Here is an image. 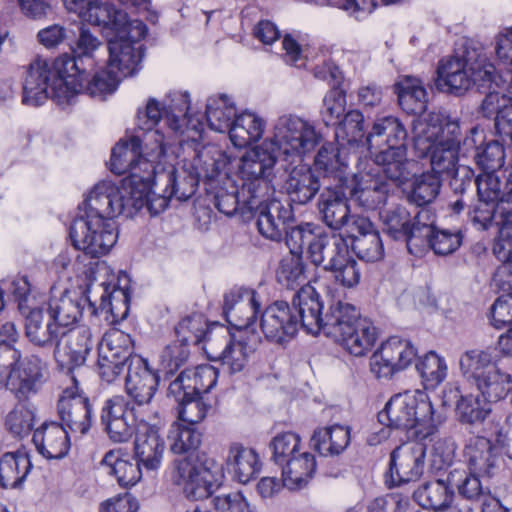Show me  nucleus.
Here are the masks:
<instances>
[{
    "mask_svg": "<svg viewBox=\"0 0 512 512\" xmlns=\"http://www.w3.org/2000/svg\"><path fill=\"white\" fill-rule=\"evenodd\" d=\"M322 135L309 120L294 114L280 116L273 135L246 152L238 168L245 198L265 197L269 193L267 177L280 162L284 169L302 162L320 144Z\"/></svg>",
    "mask_w": 512,
    "mask_h": 512,
    "instance_id": "1",
    "label": "nucleus"
},
{
    "mask_svg": "<svg viewBox=\"0 0 512 512\" xmlns=\"http://www.w3.org/2000/svg\"><path fill=\"white\" fill-rule=\"evenodd\" d=\"M143 165V175L135 171L123 178L119 185L108 180L95 184L85 199L84 217L112 221L121 215L132 217L144 206L151 214L157 215L168 207L171 198L182 201L194 194L193 185L181 191L172 174L163 176L170 188L152 191L153 167L145 161Z\"/></svg>",
    "mask_w": 512,
    "mask_h": 512,
    "instance_id": "2",
    "label": "nucleus"
},
{
    "mask_svg": "<svg viewBox=\"0 0 512 512\" xmlns=\"http://www.w3.org/2000/svg\"><path fill=\"white\" fill-rule=\"evenodd\" d=\"M462 135L457 121L440 113H429L413 121V144L419 158L430 156L431 172L446 175L457 194H463L472 186L473 171L458 165Z\"/></svg>",
    "mask_w": 512,
    "mask_h": 512,
    "instance_id": "3",
    "label": "nucleus"
},
{
    "mask_svg": "<svg viewBox=\"0 0 512 512\" xmlns=\"http://www.w3.org/2000/svg\"><path fill=\"white\" fill-rule=\"evenodd\" d=\"M459 366L466 382L474 386L480 395L461 396L456 405V416L462 424H480L491 412L490 402H497L508 394L511 375L501 371L492 354L486 350L464 352Z\"/></svg>",
    "mask_w": 512,
    "mask_h": 512,
    "instance_id": "4",
    "label": "nucleus"
},
{
    "mask_svg": "<svg viewBox=\"0 0 512 512\" xmlns=\"http://www.w3.org/2000/svg\"><path fill=\"white\" fill-rule=\"evenodd\" d=\"M377 417L382 425L406 431L419 441L433 436L444 421L436 414L427 394L420 390L393 395Z\"/></svg>",
    "mask_w": 512,
    "mask_h": 512,
    "instance_id": "5",
    "label": "nucleus"
},
{
    "mask_svg": "<svg viewBox=\"0 0 512 512\" xmlns=\"http://www.w3.org/2000/svg\"><path fill=\"white\" fill-rule=\"evenodd\" d=\"M46 363L37 355L23 356L11 344H0V388H8L18 398L38 393L45 382Z\"/></svg>",
    "mask_w": 512,
    "mask_h": 512,
    "instance_id": "6",
    "label": "nucleus"
},
{
    "mask_svg": "<svg viewBox=\"0 0 512 512\" xmlns=\"http://www.w3.org/2000/svg\"><path fill=\"white\" fill-rule=\"evenodd\" d=\"M189 109L190 98L186 92L168 94L163 104L155 98H150L145 108L137 113V126L140 130L147 132L146 141L153 140V145L156 146L157 136L153 134L156 130L153 129L161 119L177 135L184 134L187 129L199 130L201 122L189 115ZM157 132L161 134L158 130Z\"/></svg>",
    "mask_w": 512,
    "mask_h": 512,
    "instance_id": "7",
    "label": "nucleus"
},
{
    "mask_svg": "<svg viewBox=\"0 0 512 512\" xmlns=\"http://www.w3.org/2000/svg\"><path fill=\"white\" fill-rule=\"evenodd\" d=\"M258 344L259 338L254 333L232 335L227 327L217 325L207 333L203 350L208 359L220 362L226 372L235 374L245 370Z\"/></svg>",
    "mask_w": 512,
    "mask_h": 512,
    "instance_id": "8",
    "label": "nucleus"
},
{
    "mask_svg": "<svg viewBox=\"0 0 512 512\" xmlns=\"http://www.w3.org/2000/svg\"><path fill=\"white\" fill-rule=\"evenodd\" d=\"M222 477V465L206 453L198 454L195 460L174 461L173 480L183 486V493L190 500L199 501L211 496L220 486Z\"/></svg>",
    "mask_w": 512,
    "mask_h": 512,
    "instance_id": "9",
    "label": "nucleus"
},
{
    "mask_svg": "<svg viewBox=\"0 0 512 512\" xmlns=\"http://www.w3.org/2000/svg\"><path fill=\"white\" fill-rule=\"evenodd\" d=\"M156 137V146L152 145L148 148V144L146 143V149L149 150L145 153V157L143 156L142 150V140L139 136H132L127 140H121L113 149L110 158V170L115 174H123L129 171V175L133 172H137L140 175H143V162H149L153 167V177H152V191H156L158 189V182L162 181L165 184V188H170L171 185L166 182V179L162 176L167 175V173L161 174L157 179H155V167L154 162L159 161L162 156L166 153V142L165 136L163 134H159L157 131L153 133ZM168 174H172L173 172H168Z\"/></svg>",
    "mask_w": 512,
    "mask_h": 512,
    "instance_id": "10",
    "label": "nucleus"
},
{
    "mask_svg": "<svg viewBox=\"0 0 512 512\" xmlns=\"http://www.w3.org/2000/svg\"><path fill=\"white\" fill-rule=\"evenodd\" d=\"M147 26L141 20L129 22L123 33L115 34V39L107 45L108 68H112L121 77L133 76L142 67L145 48L142 40L147 34Z\"/></svg>",
    "mask_w": 512,
    "mask_h": 512,
    "instance_id": "11",
    "label": "nucleus"
},
{
    "mask_svg": "<svg viewBox=\"0 0 512 512\" xmlns=\"http://www.w3.org/2000/svg\"><path fill=\"white\" fill-rule=\"evenodd\" d=\"M382 229L385 234L396 241H403L410 254L418 256L423 247V237L428 235L429 228L424 224L430 220V212L419 211L412 216L402 205H394L379 213Z\"/></svg>",
    "mask_w": 512,
    "mask_h": 512,
    "instance_id": "12",
    "label": "nucleus"
},
{
    "mask_svg": "<svg viewBox=\"0 0 512 512\" xmlns=\"http://www.w3.org/2000/svg\"><path fill=\"white\" fill-rule=\"evenodd\" d=\"M69 234L73 246L85 254L87 260L94 261L108 254L118 238L117 228L112 221L86 217L76 218Z\"/></svg>",
    "mask_w": 512,
    "mask_h": 512,
    "instance_id": "13",
    "label": "nucleus"
},
{
    "mask_svg": "<svg viewBox=\"0 0 512 512\" xmlns=\"http://www.w3.org/2000/svg\"><path fill=\"white\" fill-rule=\"evenodd\" d=\"M89 71H83V73L79 71L77 74L70 73L58 77L53 87V95L60 102H67V104H70L78 93H86L92 97H103L106 94L113 93L123 78L107 66L96 71L91 78Z\"/></svg>",
    "mask_w": 512,
    "mask_h": 512,
    "instance_id": "14",
    "label": "nucleus"
},
{
    "mask_svg": "<svg viewBox=\"0 0 512 512\" xmlns=\"http://www.w3.org/2000/svg\"><path fill=\"white\" fill-rule=\"evenodd\" d=\"M100 422L110 440L127 442L138 427L134 407L123 395L107 398L101 407Z\"/></svg>",
    "mask_w": 512,
    "mask_h": 512,
    "instance_id": "15",
    "label": "nucleus"
},
{
    "mask_svg": "<svg viewBox=\"0 0 512 512\" xmlns=\"http://www.w3.org/2000/svg\"><path fill=\"white\" fill-rule=\"evenodd\" d=\"M416 356L417 350L409 340L393 336L370 358L371 371L377 378H390L407 368Z\"/></svg>",
    "mask_w": 512,
    "mask_h": 512,
    "instance_id": "16",
    "label": "nucleus"
},
{
    "mask_svg": "<svg viewBox=\"0 0 512 512\" xmlns=\"http://www.w3.org/2000/svg\"><path fill=\"white\" fill-rule=\"evenodd\" d=\"M58 77L60 76L55 68V61L50 63L48 59L37 56L28 66L23 83V103L38 106L50 97L59 105L67 104L53 95V87Z\"/></svg>",
    "mask_w": 512,
    "mask_h": 512,
    "instance_id": "17",
    "label": "nucleus"
},
{
    "mask_svg": "<svg viewBox=\"0 0 512 512\" xmlns=\"http://www.w3.org/2000/svg\"><path fill=\"white\" fill-rule=\"evenodd\" d=\"M72 385L66 387L57 403V412L62 421L72 432L85 434L92 425V406L89 398L79 389L74 376Z\"/></svg>",
    "mask_w": 512,
    "mask_h": 512,
    "instance_id": "18",
    "label": "nucleus"
},
{
    "mask_svg": "<svg viewBox=\"0 0 512 512\" xmlns=\"http://www.w3.org/2000/svg\"><path fill=\"white\" fill-rule=\"evenodd\" d=\"M247 208L257 216L259 233L271 241H281L286 233V221L291 211L276 199L265 197L245 198Z\"/></svg>",
    "mask_w": 512,
    "mask_h": 512,
    "instance_id": "19",
    "label": "nucleus"
},
{
    "mask_svg": "<svg viewBox=\"0 0 512 512\" xmlns=\"http://www.w3.org/2000/svg\"><path fill=\"white\" fill-rule=\"evenodd\" d=\"M104 43L88 28L81 27L77 40L72 47L73 55L64 54L55 60L59 76L93 70L97 64V55L104 50Z\"/></svg>",
    "mask_w": 512,
    "mask_h": 512,
    "instance_id": "20",
    "label": "nucleus"
},
{
    "mask_svg": "<svg viewBox=\"0 0 512 512\" xmlns=\"http://www.w3.org/2000/svg\"><path fill=\"white\" fill-rule=\"evenodd\" d=\"M98 275L94 281L86 284V300L93 314H110L114 319H123L129 310V295L123 288H118Z\"/></svg>",
    "mask_w": 512,
    "mask_h": 512,
    "instance_id": "21",
    "label": "nucleus"
},
{
    "mask_svg": "<svg viewBox=\"0 0 512 512\" xmlns=\"http://www.w3.org/2000/svg\"><path fill=\"white\" fill-rule=\"evenodd\" d=\"M92 348V333L87 326L62 331L54 345V358L61 369L69 373L84 364Z\"/></svg>",
    "mask_w": 512,
    "mask_h": 512,
    "instance_id": "22",
    "label": "nucleus"
},
{
    "mask_svg": "<svg viewBox=\"0 0 512 512\" xmlns=\"http://www.w3.org/2000/svg\"><path fill=\"white\" fill-rule=\"evenodd\" d=\"M261 309L258 293L250 288L234 287L224 295L223 313L226 320L241 332L255 323Z\"/></svg>",
    "mask_w": 512,
    "mask_h": 512,
    "instance_id": "23",
    "label": "nucleus"
},
{
    "mask_svg": "<svg viewBox=\"0 0 512 512\" xmlns=\"http://www.w3.org/2000/svg\"><path fill=\"white\" fill-rule=\"evenodd\" d=\"M425 445L420 442L405 443L396 447L390 456L391 481L395 485L418 480L425 466Z\"/></svg>",
    "mask_w": 512,
    "mask_h": 512,
    "instance_id": "24",
    "label": "nucleus"
},
{
    "mask_svg": "<svg viewBox=\"0 0 512 512\" xmlns=\"http://www.w3.org/2000/svg\"><path fill=\"white\" fill-rule=\"evenodd\" d=\"M260 328L267 340L284 343L296 335L299 320L287 302L276 301L262 312Z\"/></svg>",
    "mask_w": 512,
    "mask_h": 512,
    "instance_id": "25",
    "label": "nucleus"
},
{
    "mask_svg": "<svg viewBox=\"0 0 512 512\" xmlns=\"http://www.w3.org/2000/svg\"><path fill=\"white\" fill-rule=\"evenodd\" d=\"M394 186L384 180L379 172L359 171L354 175L349 191L352 201L366 210H374L385 204Z\"/></svg>",
    "mask_w": 512,
    "mask_h": 512,
    "instance_id": "26",
    "label": "nucleus"
},
{
    "mask_svg": "<svg viewBox=\"0 0 512 512\" xmlns=\"http://www.w3.org/2000/svg\"><path fill=\"white\" fill-rule=\"evenodd\" d=\"M218 371L215 367L204 364L192 369H185L168 387V395L174 399H183L187 395L208 393L217 383Z\"/></svg>",
    "mask_w": 512,
    "mask_h": 512,
    "instance_id": "27",
    "label": "nucleus"
},
{
    "mask_svg": "<svg viewBox=\"0 0 512 512\" xmlns=\"http://www.w3.org/2000/svg\"><path fill=\"white\" fill-rule=\"evenodd\" d=\"M158 384V375L148 367L146 360L140 356L130 359L125 378V390L137 405L150 403Z\"/></svg>",
    "mask_w": 512,
    "mask_h": 512,
    "instance_id": "28",
    "label": "nucleus"
},
{
    "mask_svg": "<svg viewBox=\"0 0 512 512\" xmlns=\"http://www.w3.org/2000/svg\"><path fill=\"white\" fill-rule=\"evenodd\" d=\"M473 60L474 55L468 49L462 55L443 59L437 69L439 87H446L447 91L455 94L467 91L473 85L469 69Z\"/></svg>",
    "mask_w": 512,
    "mask_h": 512,
    "instance_id": "29",
    "label": "nucleus"
},
{
    "mask_svg": "<svg viewBox=\"0 0 512 512\" xmlns=\"http://www.w3.org/2000/svg\"><path fill=\"white\" fill-rule=\"evenodd\" d=\"M135 432V458L146 470H157L162 463L166 447L158 427L141 421Z\"/></svg>",
    "mask_w": 512,
    "mask_h": 512,
    "instance_id": "30",
    "label": "nucleus"
},
{
    "mask_svg": "<svg viewBox=\"0 0 512 512\" xmlns=\"http://www.w3.org/2000/svg\"><path fill=\"white\" fill-rule=\"evenodd\" d=\"M83 293L84 297L80 293L68 289L62 292H52L46 310L48 316L62 331L72 329V326L82 316L84 302H88L85 291Z\"/></svg>",
    "mask_w": 512,
    "mask_h": 512,
    "instance_id": "31",
    "label": "nucleus"
},
{
    "mask_svg": "<svg viewBox=\"0 0 512 512\" xmlns=\"http://www.w3.org/2000/svg\"><path fill=\"white\" fill-rule=\"evenodd\" d=\"M292 311L298 317L299 327L307 333L317 334L323 325V303L311 284L303 285L292 299Z\"/></svg>",
    "mask_w": 512,
    "mask_h": 512,
    "instance_id": "32",
    "label": "nucleus"
},
{
    "mask_svg": "<svg viewBox=\"0 0 512 512\" xmlns=\"http://www.w3.org/2000/svg\"><path fill=\"white\" fill-rule=\"evenodd\" d=\"M347 235L352 239V249L360 259L376 262L383 258L380 234L368 218H356L349 224Z\"/></svg>",
    "mask_w": 512,
    "mask_h": 512,
    "instance_id": "33",
    "label": "nucleus"
},
{
    "mask_svg": "<svg viewBox=\"0 0 512 512\" xmlns=\"http://www.w3.org/2000/svg\"><path fill=\"white\" fill-rule=\"evenodd\" d=\"M498 454L497 446L483 436L470 438L464 448V458L469 471L482 477L494 474Z\"/></svg>",
    "mask_w": 512,
    "mask_h": 512,
    "instance_id": "34",
    "label": "nucleus"
},
{
    "mask_svg": "<svg viewBox=\"0 0 512 512\" xmlns=\"http://www.w3.org/2000/svg\"><path fill=\"white\" fill-rule=\"evenodd\" d=\"M319 212L323 222L334 230L344 229L349 233V224L356 218H364L360 215H351L347 199L335 190H326L320 194Z\"/></svg>",
    "mask_w": 512,
    "mask_h": 512,
    "instance_id": "35",
    "label": "nucleus"
},
{
    "mask_svg": "<svg viewBox=\"0 0 512 512\" xmlns=\"http://www.w3.org/2000/svg\"><path fill=\"white\" fill-rule=\"evenodd\" d=\"M374 163L378 166L376 172L383 174L385 181L390 182L394 187L404 183L410 175L408 170L407 146H391L376 153Z\"/></svg>",
    "mask_w": 512,
    "mask_h": 512,
    "instance_id": "36",
    "label": "nucleus"
},
{
    "mask_svg": "<svg viewBox=\"0 0 512 512\" xmlns=\"http://www.w3.org/2000/svg\"><path fill=\"white\" fill-rule=\"evenodd\" d=\"M33 442L38 452L48 459H60L70 448L68 432L57 422L42 424L35 430Z\"/></svg>",
    "mask_w": 512,
    "mask_h": 512,
    "instance_id": "37",
    "label": "nucleus"
},
{
    "mask_svg": "<svg viewBox=\"0 0 512 512\" xmlns=\"http://www.w3.org/2000/svg\"><path fill=\"white\" fill-rule=\"evenodd\" d=\"M225 463L234 479L242 484L254 479L261 469L257 452L238 442L229 445Z\"/></svg>",
    "mask_w": 512,
    "mask_h": 512,
    "instance_id": "38",
    "label": "nucleus"
},
{
    "mask_svg": "<svg viewBox=\"0 0 512 512\" xmlns=\"http://www.w3.org/2000/svg\"><path fill=\"white\" fill-rule=\"evenodd\" d=\"M362 317L358 309L346 301H333L324 315L321 330L327 337L336 341L342 337Z\"/></svg>",
    "mask_w": 512,
    "mask_h": 512,
    "instance_id": "39",
    "label": "nucleus"
},
{
    "mask_svg": "<svg viewBox=\"0 0 512 512\" xmlns=\"http://www.w3.org/2000/svg\"><path fill=\"white\" fill-rule=\"evenodd\" d=\"M283 486L289 490L305 487L316 471V460L312 453L303 450L281 465Z\"/></svg>",
    "mask_w": 512,
    "mask_h": 512,
    "instance_id": "40",
    "label": "nucleus"
},
{
    "mask_svg": "<svg viewBox=\"0 0 512 512\" xmlns=\"http://www.w3.org/2000/svg\"><path fill=\"white\" fill-rule=\"evenodd\" d=\"M266 129V121L250 111L236 113L229 130V138L237 148H245L258 142Z\"/></svg>",
    "mask_w": 512,
    "mask_h": 512,
    "instance_id": "41",
    "label": "nucleus"
},
{
    "mask_svg": "<svg viewBox=\"0 0 512 512\" xmlns=\"http://www.w3.org/2000/svg\"><path fill=\"white\" fill-rule=\"evenodd\" d=\"M62 330L49 317L44 321L42 308H33L26 312L25 334L28 340L35 346L47 348L55 345Z\"/></svg>",
    "mask_w": 512,
    "mask_h": 512,
    "instance_id": "42",
    "label": "nucleus"
},
{
    "mask_svg": "<svg viewBox=\"0 0 512 512\" xmlns=\"http://www.w3.org/2000/svg\"><path fill=\"white\" fill-rule=\"evenodd\" d=\"M81 19L91 25L110 30L115 34L123 33V30L132 21L128 20L127 13L102 0H94Z\"/></svg>",
    "mask_w": 512,
    "mask_h": 512,
    "instance_id": "43",
    "label": "nucleus"
},
{
    "mask_svg": "<svg viewBox=\"0 0 512 512\" xmlns=\"http://www.w3.org/2000/svg\"><path fill=\"white\" fill-rule=\"evenodd\" d=\"M319 179L305 165L295 166L286 180V190L291 200L298 204H306L314 198L320 189Z\"/></svg>",
    "mask_w": 512,
    "mask_h": 512,
    "instance_id": "44",
    "label": "nucleus"
},
{
    "mask_svg": "<svg viewBox=\"0 0 512 512\" xmlns=\"http://www.w3.org/2000/svg\"><path fill=\"white\" fill-rule=\"evenodd\" d=\"M376 338L375 326L368 319L361 318L335 342L340 344L351 355L359 357L372 349Z\"/></svg>",
    "mask_w": 512,
    "mask_h": 512,
    "instance_id": "45",
    "label": "nucleus"
},
{
    "mask_svg": "<svg viewBox=\"0 0 512 512\" xmlns=\"http://www.w3.org/2000/svg\"><path fill=\"white\" fill-rule=\"evenodd\" d=\"M32 468L29 455L25 451L5 453L0 458V485L3 488H16L21 485Z\"/></svg>",
    "mask_w": 512,
    "mask_h": 512,
    "instance_id": "46",
    "label": "nucleus"
},
{
    "mask_svg": "<svg viewBox=\"0 0 512 512\" xmlns=\"http://www.w3.org/2000/svg\"><path fill=\"white\" fill-rule=\"evenodd\" d=\"M349 244L340 235H329L319 232L318 239L312 244L308 258L316 266L328 270L346 250Z\"/></svg>",
    "mask_w": 512,
    "mask_h": 512,
    "instance_id": "47",
    "label": "nucleus"
},
{
    "mask_svg": "<svg viewBox=\"0 0 512 512\" xmlns=\"http://www.w3.org/2000/svg\"><path fill=\"white\" fill-rule=\"evenodd\" d=\"M383 137L385 138L383 142L387 145V148H391V146L406 145L408 133L404 124L398 118L386 116L377 119L368 133L366 142L369 150L380 146L381 143L376 138Z\"/></svg>",
    "mask_w": 512,
    "mask_h": 512,
    "instance_id": "48",
    "label": "nucleus"
},
{
    "mask_svg": "<svg viewBox=\"0 0 512 512\" xmlns=\"http://www.w3.org/2000/svg\"><path fill=\"white\" fill-rule=\"evenodd\" d=\"M414 497L423 508L443 511L454 497L453 487L448 483V474L445 478L423 484L415 491Z\"/></svg>",
    "mask_w": 512,
    "mask_h": 512,
    "instance_id": "49",
    "label": "nucleus"
},
{
    "mask_svg": "<svg viewBox=\"0 0 512 512\" xmlns=\"http://www.w3.org/2000/svg\"><path fill=\"white\" fill-rule=\"evenodd\" d=\"M480 476L472 472L467 473L463 469L453 468L448 471V483L453 490H457L460 497L469 503H478L491 493L489 486L484 485L479 479Z\"/></svg>",
    "mask_w": 512,
    "mask_h": 512,
    "instance_id": "50",
    "label": "nucleus"
},
{
    "mask_svg": "<svg viewBox=\"0 0 512 512\" xmlns=\"http://www.w3.org/2000/svg\"><path fill=\"white\" fill-rule=\"evenodd\" d=\"M236 113L235 103L225 94L207 99L206 120L211 130L229 132Z\"/></svg>",
    "mask_w": 512,
    "mask_h": 512,
    "instance_id": "51",
    "label": "nucleus"
},
{
    "mask_svg": "<svg viewBox=\"0 0 512 512\" xmlns=\"http://www.w3.org/2000/svg\"><path fill=\"white\" fill-rule=\"evenodd\" d=\"M401 108L410 114L422 113L426 109L427 92L417 78L405 76L395 84Z\"/></svg>",
    "mask_w": 512,
    "mask_h": 512,
    "instance_id": "52",
    "label": "nucleus"
},
{
    "mask_svg": "<svg viewBox=\"0 0 512 512\" xmlns=\"http://www.w3.org/2000/svg\"><path fill=\"white\" fill-rule=\"evenodd\" d=\"M101 463L108 468L109 474L116 477L122 487L134 486L142 478V464L136 458H121L115 451H109Z\"/></svg>",
    "mask_w": 512,
    "mask_h": 512,
    "instance_id": "53",
    "label": "nucleus"
},
{
    "mask_svg": "<svg viewBox=\"0 0 512 512\" xmlns=\"http://www.w3.org/2000/svg\"><path fill=\"white\" fill-rule=\"evenodd\" d=\"M133 353V341L129 334L112 328L102 337L98 346V356L112 360H120L130 364Z\"/></svg>",
    "mask_w": 512,
    "mask_h": 512,
    "instance_id": "54",
    "label": "nucleus"
},
{
    "mask_svg": "<svg viewBox=\"0 0 512 512\" xmlns=\"http://www.w3.org/2000/svg\"><path fill=\"white\" fill-rule=\"evenodd\" d=\"M54 264L63 272L83 278L85 285L99 275V262L87 260L81 251L73 257L68 252H62L55 258Z\"/></svg>",
    "mask_w": 512,
    "mask_h": 512,
    "instance_id": "55",
    "label": "nucleus"
},
{
    "mask_svg": "<svg viewBox=\"0 0 512 512\" xmlns=\"http://www.w3.org/2000/svg\"><path fill=\"white\" fill-rule=\"evenodd\" d=\"M429 228L427 236L423 238V247L419 251L422 255L427 248H431L437 255H449L455 252L462 243V236L459 232H450L448 230H435L433 227V216L430 214V220H425Z\"/></svg>",
    "mask_w": 512,
    "mask_h": 512,
    "instance_id": "56",
    "label": "nucleus"
},
{
    "mask_svg": "<svg viewBox=\"0 0 512 512\" xmlns=\"http://www.w3.org/2000/svg\"><path fill=\"white\" fill-rule=\"evenodd\" d=\"M507 180H509V175L507 176ZM473 183H475L477 187L479 202H491L495 204V201L500 200V203L497 205V210L500 214V208L503 206L512 209V203L504 199L508 181H506L504 190L502 191L500 178L494 172L483 171L475 180L472 179V184Z\"/></svg>",
    "mask_w": 512,
    "mask_h": 512,
    "instance_id": "57",
    "label": "nucleus"
},
{
    "mask_svg": "<svg viewBox=\"0 0 512 512\" xmlns=\"http://www.w3.org/2000/svg\"><path fill=\"white\" fill-rule=\"evenodd\" d=\"M335 139L339 145H352L364 137V116L359 110H349L334 125Z\"/></svg>",
    "mask_w": 512,
    "mask_h": 512,
    "instance_id": "58",
    "label": "nucleus"
},
{
    "mask_svg": "<svg viewBox=\"0 0 512 512\" xmlns=\"http://www.w3.org/2000/svg\"><path fill=\"white\" fill-rule=\"evenodd\" d=\"M170 450L175 454H184L197 449L201 443V434L192 426L174 422L168 431Z\"/></svg>",
    "mask_w": 512,
    "mask_h": 512,
    "instance_id": "59",
    "label": "nucleus"
},
{
    "mask_svg": "<svg viewBox=\"0 0 512 512\" xmlns=\"http://www.w3.org/2000/svg\"><path fill=\"white\" fill-rule=\"evenodd\" d=\"M416 369L425 383L426 388H435L442 383L447 376L445 359L433 351L419 358Z\"/></svg>",
    "mask_w": 512,
    "mask_h": 512,
    "instance_id": "60",
    "label": "nucleus"
},
{
    "mask_svg": "<svg viewBox=\"0 0 512 512\" xmlns=\"http://www.w3.org/2000/svg\"><path fill=\"white\" fill-rule=\"evenodd\" d=\"M336 282L347 288L357 286L361 279V267L349 248L327 270Z\"/></svg>",
    "mask_w": 512,
    "mask_h": 512,
    "instance_id": "61",
    "label": "nucleus"
},
{
    "mask_svg": "<svg viewBox=\"0 0 512 512\" xmlns=\"http://www.w3.org/2000/svg\"><path fill=\"white\" fill-rule=\"evenodd\" d=\"M212 328H207V323L201 314H193L183 318L176 326L175 332L178 342L188 345H198L203 342L204 346L206 335Z\"/></svg>",
    "mask_w": 512,
    "mask_h": 512,
    "instance_id": "62",
    "label": "nucleus"
},
{
    "mask_svg": "<svg viewBox=\"0 0 512 512\" xmlns=\"http://www.w3.org/2000/svg\"><path fill=\"white\" fill-rule=\"evenodd\" d=\"M442 179L433 172H424L413 183L410 200L417 206L433 202L439 194Z\"/></svg>",
    "mask_w": 512,
    "mask_h": 512,
    "instance_id": "63",
    "label": "nucleus"
},
{
    "mask_svg": "<svg viewBox=\"0 0 512 512\" xmlns=\"http://www.w3.org/2000/svg\"><path fill=\"white\" fill-rule=\"evenodd\" d=\"M277 281L289 289L306 282L305 264L301 256L290 254L284 257L276 273Z\"/></svg>",
    "mask_w": 512,
    "mask_h": 512,
    "instance_id": "64",
    "label": "nucleus"
}]
</instances>
